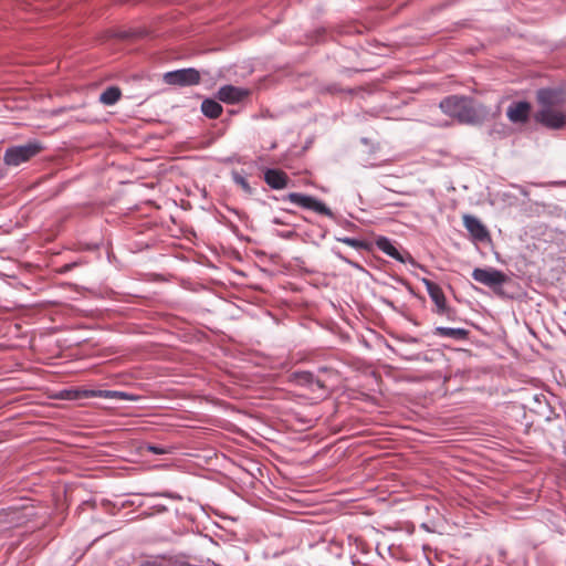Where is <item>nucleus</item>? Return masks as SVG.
Here are the masks:
<instances>
[{
    "instance_id": "11",
    "label": "nucleus",
    "mask_w": 566,
    "mask_h": 566,
    "mask_svg": "<svg viewBox=\"0 0 566 566\" xmlns=\"http://www.w3.org/2000/svg\"><path fill=\"white\" fill-rule=\"evenodd\" d=\"M264 181L272 189L281 190L289 186L290 178L285 171L272 168L264 172Z\"/></svg>"
},
{
    "instance_id": "2",
    "label": "nucleus",
    "mask_w": 566,
    "mask_h": 566,
    "mask_svg": "<svg viewBox=\"0 0 566 566\" xmlns=\"http://www.w3.org/2000/svg\"><path fill=\"white\" fill-rule=\"evenodd\" d=\"M439 107L443 114L461 124L475 125L484 120L488 115L485 107L472 97L464 95H450L441 99Z\"/></svg>"
},
{
    "instance_id": "3",
    "label": "nucleus",
    "mask_w": 566,
    "mask_h": 566,
    "mask_svg": "<svg viewBox=\"0 0 566 566\" xmlns=\"http://www.w3.org/2000/svg\"><path fill=\"white\" fill-rule=\"evenodd\" d=\"M43 147L39 143H28L21 146L10 147L6 150L3 160L8 166H19L36 156Z\"/></svg>"
},
{
    "instance_id": "4",
    "label": "nucleus",
    "mask_w": 566,
    "mask_h": 566,
    "mask_svg": "<svg viewBox=\"0 0 566 566\" xmlns=\"http://www.w3.org/2000/svg\"><path fill=\"white\" fill-rule=\"evenodd\" d=\"M422 283L436 305V313L439 315H446L449 319H452L455 312L448 306L442 289L437 283L428 279H422Z\"/></svg>"
},
{
    "instance_id": "13",
    "label": "nucleus",
    "mask_w": 566,
    "mask_h": 566,
    "mask_svg": "<svg viewBox=\"0 0 566 566\" xmlns=\"http://www.w3.org/2000/svg\"><path fill=\"white\" fill-rule=\"evenodd\" d=\"M377 248L386 253L387 255L391 256L392 259L405 262L403 256L400 254V252L392 245L389 239L385 237H380L376 240Z\"/></svg>"
},
{
    "instance_id": "1",
    "label": "nucleus",
    "mask_w": 566,
    "mask_h": 566,
    "mask_svg": "<svg viewBox=\"0 0 566 566\" xmlns=\"http://www.w3.org/2000/svg\"><path fill=\"white\" fill-rule=\"evenodd\" d=\"M539 109L535 114L537 123L549 129H560L566 125V92L562 88H541L536 93Z\"/></svg>"
},
{
    "instance_id": "5",
    "label": "nucleus",
    "mask_w": 566,
    "mask_h": 566,
    "mask_svg": "<svg viewBox=\"0 0 566 566\" xmlns=\"http://www.w3.org/2000/svg\"><path fill=\"white\" fill-rule=\"evenodd\" d=\"M201 76L196 69H181L177 71L167 72L164 75V81L169 85L190 86L200 83Z\"/></svg>"
},
{
    "instance_id": "12",
    "label": "nucleus",
    "mask_w": 566,
    "mask_h": 566,
    "mask_svg": "<svg viewBox=\"0 0 566 566\" xmlns=\"http://www.w3.org/2000/svg\"><path fill=\"white\" fill-rule=\"evenodd\" d=\"M531 105L527 102H517L512 104L506 112L512 123H525L528 119Z\"/></svg>"
},
{
    "instance_id": "6",
    "label": "nucleus",
    "mask_w": 566,
    "mask_h": 566,
    "mask_svg": "<svg viewBox=\"0 0 566 566\" xmlns=\"http://www.w3.org/2000/svg\"><path fill=\"white\" fill-rule=\"evenodd\" d=\"M286 200L295 203L302 208L313 210L319 214L332 217L333 213L331 209L322 201L315 199L314 197L306 196L298 192H291L285 197Z\"/></svg>"
},
{
    "instance_id": "18",
    "label": "nucleus",
    "mask_w": 566,
    "mask_h": 566,
    "mask_svg": "<svg viewBox=\"0 0 566 566\" xmlns=\"http://www.w3.org/2000/svg\"><path fill=\"white\" fill-rule=\"evenodd\" d=\"M233 180L237 185H239L245 192H251V187L249 185V182L247 181V179L244 177H242L241 175L239 174H235L233 176Z\"/></svg>"
},
{
    "instance_id": "20",
    "label": "nucleus",
    "mask_w": 566,
    "mask_h": 566,
    "mask_svg": "<svg viewBox=\"0 0 566 566\" xmlns=\"http://www.w3.org/2000/svg\"><path fill=\"white\" fill-rule=\"evenodd\" d=\"M147 449H148V451H150L151 453H155V454H164V453H166L165 449L156 447V446H148Z\"/></svg>"
},
{
    "instance_id": "14",
    "label": "nucleus",
    "mask_w": 566,
    "mask_h": 566,
    "mask_svg": "<svg viewBox=\"0 0 566 566\" xmlns=\"http://www.w3.org/2000/svg\"><path fill=\"white\" fill-rule=\"evenodd\" d=\"M433 334L441 337L464 340L469 336V331L464 328L436 327Z\"/></svg>"
},
{
    "instance_id": "15",
    "label": "nucleus",
    "mask_w": 566,
    "mask_h": 566,
    "mask_svg": "<svg viewBox=\"0 0 566 566\" xmlns=\"http://www.w3.org/2000/svg\"><path fill=\"white\" fill-rule=\"evenodd\" d=\"M202 113L209 118H218L222 114V106L214 99L207 98L201 104Z\"/></svg>"
},
{
    "instance_id": "19",
    "label": "nucleus",
    "mask_w": 566,
    "mask_h": 566,
    "mask_svg": "<svg viewBox=\"0 0 566 566\" xmlns=\"http://www.w3.org/2000/svg\"><path fill=\"white\" fill-rule=\"evenodd\" d=\"M340 241L352 248H355V249H361V248L366 247V243L364 241L353 239V238H344Z\"/></svg>"
},
{
    "instance_id": "16",
    "label": "nucleus",
    "mask_w": 566,
    "mask_h": 566,
    "mask_svg": "<svg viewBox=\"0 0 566 566\" xmlns=\"http://www.w3.org/2000/svg\"><path fill=\"white\" fill-rule=\"evenodd\" d=\"M122 92L117 86L106 88L99 96L101 103L104 105H114L119 101Z\"/></svg>"
},
{
    "instance_id": "7",
    "label": "nucleus",
    "mask_w": 566,
    "mask_h": 566,
    "mask_svg": "<svg viewBox=\"0 0 566 566\" xmlns=\"http://www.w3.org/2000/svg\"><path fill=\"white\" fill-rule=\"evenodd\" d=\"M462 220L464 228L474 241L486 242L491 240L488 228L476 217L463 214Z\"/></svg>"
},
{
    "instance_id": "17",
    "label": "nucleus",
    "mask_w": 566,
    "mask_h": 566,
    "mask_svg": "<svg viewBox=\"0 0 566 566\" xmlns=\"http://www.w3.org/2000/svg\"><path fill=\"white\" fill-rule=\"evenodd\" d=\"M294 379L297 384L303 386H313L314 375L310 371H301L294 374Z\"/></svg>"
},
{
    "instance_id": "9",
    "label": "nucleus",
    "mask_w": 566,
    "mask_h": 566,
    "mask_svg": "<svg viewBox=\"0 0 566 566\" xmlns=\"http://www.w3.org/2000/svg\"><path fill=\"white\" fill-rule=\"evenodd\" d=\"M249 94L250 91L247 88L237 87L233 85H224L219 88L217 96L223 103L235 104L243 101L249 96Z\"/></svg>"
},
{
    "instance_id": "21",
    "label": "nucleus",
    "mask_w": 566,
    "mask_h": 566,
    "mask_svg": "<svg viewBox=\"0 0 566 566\" xmlns=\"http://www.w3.org/2000/svg\"><path fill=\"white\" fill-rule=\"evenodd\" d=\"M313 386H317L321 389H325V384L321 379L315 378V377H314Z\"/></svg>"
},
{
    "instance_id": "10",
    "label": "nucleus",
    "mask_w": 566,
    "mask_h": 566,
    "mask_svg": "<svg viewBox=\"0 0 566 566\" xmlns=\"http://www.w3.org/2000/svg\"><path fill=\"white\" fill-rule=\"evenodd\" d=\"M120 391L113 390H90V389H73L67 391L69 399H83V398H117L123 397Z\"/></svg>"
},
{
    "instance_id": "8",
    "label": "nucleus",
    "mask_w": 566,
    "mask_h": 566,
    "mask_svg": "<svg viewBox=\"0 0 566 566\" xmlns=\"http://www.w3.org/2000/svg\"><path fill=\"white\" fill-rule=\"evenodd\" d=\"M472 277L486 286L501 285L506 281L505 274L494 269H474Z\"/></svg>"
}]
</instances>
